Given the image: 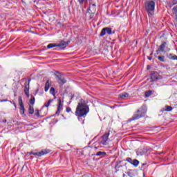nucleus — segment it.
Listing matches in <instances>:
<instances>
[{"instance_id": "nucleus-30", "label": "nucleus", "mask_w": 177, "mask_h": 177, "mask_svg": "<svg viewBox=\"0 0 177 177\" xmlns=\"http://www.w3.org/2000/svg\"><path fill=\"white\" fill-rule=\"evenodd\" d=\"M35 115H36V117H40L39 111L38 109L35 111Z\"/></svg>"}, {"instance_id": "nucleus-34", "label": "nucleus", "mask_w": 177, "mask_h": 177, "mask_svg": "<svg viewBox=\"0 0 177 177\" xmlns=\"http://www.w3.org/2000/svg\"><path fill=\"white\" fill-rule=\"evenodd\" d=\"M177 4V0H173V5Z\"/></svg>"}, {"instance_id": "nucleus-7", "label": "nucleus", "mask_w": 177, "mask_h": 177, "mask_svg": "<svg viewBox=\"0 0 177 177\" xmlns=\"http://www.w3.org/2000/svg\"><path fill=\"white\" fill-rule=\"evenodd\" d=\"M106 34H108V35H111V34H114V32H113L111 28H104L100 32V36L104 37Z\"/></svg>"}, {"instance_id": "nucleus-33", "label": "nucleus", "mask_w": 177, "mask_h": 177, "mask_svg": "<svg viewBox=\"0 0 177 177\" xmlns=\"http://www.w3.org/2000/svg\"><path fill=\"white\" fill-rule=\"evenodd\" d=\"M118 168H120V167H118V165H116L115 166V172H117L118 171Z\"/></svg>"}, {"instance_id": "nucleus-21", "label": "nucleus", "mask_w": 177, "mask_h": 177, "mask_svg": "<svg viewBox=\"0 0 177 177\" xmlns=\"http://www.w3.org/2000/svg\"><path fill=\"white\" fill-rule=\"evenodd\" d=\"M33 105H30L29 106V109H28V113L29 114H34V106Z\"/></svg>"}, {"instance_id": "nucleus-16", "label": "nucleus", "mask_w": 177, "mask_h": 177, "mask_svg": "<svg viewBox=\"0 0 177 177\" xmlns=\"http://www.w3.org/2000/svg\"><path fill=\"white\" fill-rule=\"evenodd\" d=\"M172 110H174V108H172V106L166 105L162 109L161 111L164 113V111H172Z\"/></svg>"}, {"instance_id": "nucleus-1", "label": "nucleus", "mask_w": 177, "mask_h": 177, "mask_svg": "<svg viewBox=\"0 0 177 177\" xmlns=\"http://www.w3.org/2000/svg\"><path fill=\"white\" fill-rule=\"evenodd\" d=\"M89 113V107L85 104V101L82 100L78 102L75 114L77 117L79 121H82V124H84L85 118L86 115Z\"/></svg>"}, {"instance_id": "nucleus-25", "label": "nucleus", "mask_w": 177, "mask_h": 177, "mask_svg": "<svg viewBox=\"0 0 177 177\" xmlns=\"http://www.w3.org/2000/svg\"><path fill=\"white\" fill-rule=\"evenodd\" d=\"M158 59L160 62H165V56H158Z\"/></svg>"}, {"instance_id": "nucleus-5", "label": "nucleus", "mask_w": 177, "mask_h": 177, "mask_svg": "<svg viewBox=\"0 0 177 177\" xmlns=\"http://www.w3.org/2000/svg\"><path fill=\"white\" fill-rule=\"evenodd\" d=\"M30 82H31L30 78L26 80L24 84V93L27 97H30Z\"/></svg>"}, {"instance_id": "nucleus-31", "label": "nucleus", "mask_w": 177, "mask_h": 177, "mask_svg": "<svg viewBox=\"0 0 177 177\" xmlns=\"http://www.w3.org/2000/svg\"><path fill=\"white\" fill-rule=\"evenodd\" d=\"M126 161H127L128 162H130V164H132V162H133L132 158H127Z\"/></svg>"}, {"instance_id": "nucleus-36", "label": "nucleus", "mask_w": 177, "mask_h": 177, "mask_svg": "<svg viewBox=\"0 0 177 177\" xmlns=\"http://www.w3.org/2000/svg\"><path fill=\"white\" fill-rule=\"evenodd\" d=\"M34 153V152H29L28 154H30V156H31V154Z\"/></svg>"}, {"instance_id": "nucleus-6", "label": "nucleus", "mask_w": 177, "mask_h": 177, "mask_svg": "<svg viewBox=\"0 0 177 177\" xmlns=\"http://www.w3.org/2000/svg\"><path fill=\"white\" fill-rule=\"evenodd\" d=\"M57 44V48L61 49V50H64L67 46H68V44H70V41H64V40H61Z\"/></svg>"}, {"instance_id": "nucleus-26", "label": "nucleus", "mask_w": 177, "mask_h": 177, "mask_svg": "<svg viewBox=\"0 0 177 177\" xmlns=\"http://www.w3.org/2000/svg\"><path fill=\"white\" fill-rule=\"evenodd\" d=\"M79 3L83 5L84 3L86 5L88 3V0H79Z\"/></svg>"}, {"instance_id": "nucleus-19", "label": "nucleus", "mask_w": 177, "mask_h": 177, "mask_svg": "<svg viewBox=\"0 0 177 177\" xmlns=\"http://www.w3.org/2000/svg\"><path fill=\"white\" fill-rule=\"evenodd\" d=\"M48 49H52V48H57V43L49 44L47 46Z\"/></svg>"}, {"instance_id": "nucleus-37", "label": "nucleus", "mask_w": 177, "mask_h": 177, "mask_svg": "<svg viewBox=\"0 0 177 177\" xmlns=\"http://www.w3.org/2000/svg\"><path fill=\"white\" fill-rule=\"evenodd\" d=\"M149 60H151V57H148Z\"/></svg>"}, {"instance_id": "nucleus-18", "label": "nucleus", "mask_w": 177, "mask_h": 177, "mask_svg": "<svg viewBox=\"0 0 177 177\" xmlns=\"http://www.w3.org/2000/svg\"><path fill=\"white\" fill-rule=\"evenodd\" d=\"M29 102L30 106H34V104H35V97L34 95H31Z\"/></svg>"}, {"instance_id": "nucleus-4", "label": "nucleus", "mask_w": 177, "mask_h": 177, "mask_svg": "<svg viewBox=\"0 0 177 177\" xmlns=\"http://www.w3.org/2000/svg\"><path fill=\"white\" fill-rule=\"evenodd\" d=\"M111 135H113V131L109 130L107 133H105L102 136H101V145H103V146H107V145H109V142H110L109 136H111Z\"/></svg>"}, {"instance_id": "nucleus-40", "label": "nucleus", "mask_w": 177, "mask_h": 177, "mask_svg": "<svg viewBox=\"0 0 177 177\" xmlns=\"http://www.w3.org/2000/svg\"><path fill=\"white\" fill-rule=\"evenodd\" d=\"M145 174H143V177H145Z\"/></svg>"}, {"instance_id": "nucleus-15", "label": "nucleus", "mask_w": 177, "mask_h": 177, "mask_svg": "<svg viewBox=\"0 0 177 177\" xmlns=\"http://www.w3.org/2000/svg\"><path fill=\"white\" fill-rule=\"evenodd\" d=\"M119 97L120 99H122L123 100H127V99L129 97V94H128L127 93H122L119 95Z\"/></svg>"}, {"instance_id": "nucleus-17", "label": "nucleus", "mask_w": 177, "mask_h": 177, "mask_svg": "<svg viewBox=\"0 0 177 177\" xmlns=\"http://www.w3.org/2000/svg\"><path fill=\"white\" fill-rule=\"evenodd\" d=\"M49 88H50V80H47L44 87L45 92H48V91H49Z\"/></svg>"}, {"instance_id": "nucleus-28", "label": "nucleus", "mask_w": 177, "mask_h": 177, "mask_svg": "<svg viewBox=\"0 0 177 177\" xmlns=\"http://www.w3.org/2000/svg\"><path fill=\"white\" fill-rule=\"evenodd\" d=\"M146 97H149V96H151V91H148L145 92Z\"/></svg>"}, {"instance_id": "nucleus-20", "label": "nucleus", "mask_w": 177, "mask_h": 177, "mask_svg": "<svg viewBox=\"0 0 177 177\" xmlns=\"http://www.w3.org/2000/svg\"><path fill=\"white\" fill-rule=\"evenodd\" d=\"M95 156H100V157H104L106 156V152L104 151H98Z\"/></svg>"}, {"instance_id": "nucleus-3", "label": "nucleus", "mask_w": 177, "mask_h": 177, "mask_svg": "<svg viewBox=\"0 0 177 177\" xmlns=\"http://www.w3.org/2000/svg\"><path fill=\"white\" fill-rule=\"evenodd\" d=\"M145 10L147 11L149 17H151L154 15V9L156 3L153 1H147L145 3Z\"/></svg>"}, {"instance_id": "nucleus-12", "label": "nucleus", "mask_w": 177, "mask_h": 177, "mask_svg": "<svg viewBox=\"0 0 177 177\" xmlns=\"http://www.w3.org/2000/svg\"><path fill=\"white\" fill-rule=\"evenodd\" d=\"M63 110V103H62V100L59 99L58 100V107L56 114H60V111Z\"/></svg>"}, {"instance_id": "nucleus-14", "label": "nucleus", "mask_w": 177, "mask_h": 177, "mask_svg": "<svg viewBox=\"0 0 177 177\" xmlns=\"http://www.w3.org/2000/svg\"><path fill=\"white\" fill-rule=\"evenodd\" d=\"M89 10H91V13H95L96 12V4L90 3Z\"/></svg>"}, {"instance_id": "nucleus-11", "label": "nucleus", "mask_w": 177, "mask_h": 177, "mask_svg": "<svg viewBox=\"0 0 177 177\" xmlns=\"http://www.w3.org/2000/svg\"><path fill=\"white\" fill-rule=\"evenodd\" d=\"M167 45V42L164 41L160 46L159 48L156 50L157 55L160 53V52H165V46Z\"/></svg>"}, {"instance_id": "nucleus-10", "label": "nucleus", "mask_w": 177, "mask_h": 177, "mask_svg": "<svg viewBox=\"0 0 177 177\" xmlns=\"http://www.w3.org/2000/svg\"><path fill=\"white\" fill-rule=\"evenodd\" d=\"M49 153V150H42L39 152H33L32 156H38V157H41V156H45V154H48Z\"/></svg>"}, {"instance_id": "nucleus-29", "label": "nucleus", "mask_w": 177, "mask_h": 177, "mask_svg": "<svg viewBox=\"0 0 177 177\" xmlns=\"http://www.w3.org/2000/svg\"><path fill=\"white\" fill-rule=\"evenodd\" d=\"M127 175H128V176H130V177H134L135 176V175L133 174V173L132 171L127 172Z\"/></svg>"}, {"instance_id": "nucleus-13", "label": "nucleus", "mask_w": 177, "mask_h": 177, "mask_svg": "<svg viewBox=\"0 0 177 177\" xmlns=\"http://www.w3.org/2000/svg\"><path fill=\"white\" fill-rule=\"evenodd\" d=\"M57 77L58 78V84H62V85L63 84H66V79L63 75H57Z\"/></svg>"}, {"instance_id": "nucleus-38", "label": "nucleus", "mask_w": 177, "mask_h": 177, "mask_svg": "<svg viewBox=\"0 0 177 177\" xmlns=\"http://www.w3.org/2000/svg\"><path fill=\"white\" fill-rule=\"evenodd\" d=\"M123 177H125V174H123Z\"/></svg>"}, {"instance_id": "nucleus-39", "label": "nucleus", "mask_w": 177, "mask_h": 177, "mask_svg": "<svg viewBox=\"0 0 177 177\" xmlns=\"http://www.w3.org/2000/svg\"><path fill=\"white\" fill-rule=\"evenodd\" d=\"M142 165H146V164L144 163V164H142Z\"/></svg>"}, {"instance_id": "nucleus-23", "label": "nucleus", "mask_w": 177, "mask_h": 177, "mask_svg": "<svg viewBox=\"0 0 177 177\" xmlns=\"http://www.w3.org/2000/svg\"><path fill=\"white\" fill-rule=\"evenodd\" d=\"M131 164H132V165H134V167H138L139 165V160L136 159V160H133Z\"/></svg>"}, {"instance_id": "nucleus-22", "label": "nucleus", "mask_w": 177, "mask_h": 177, "mask_svg": "<svg viewBox=\"0 0 177 177\" xmlns=\"http://www.w3.org/2000/svg\"><path fill=\"white\" fill-rule=\"evenodd\" d=\"M169 59H171V60H177V56L176 55L169 54Z\"/></svg>"}, {"instance_id": "nucleus-24", "label": "nucleus", "mask_w": 177, "mask_h": 177, "mask_svg": "<svg viewBox=\"0 0 177 177\" xmlns=\"http://www.w3.org/2000/svg\"><path fill=\"white\" fill-rule=\"evenodd\" d=\"M52 102H53V100H49L47 102H46L44 104V106L45 107H48L50 106V103H52Z\"/></svg>"}, {"instance_id": "nucleus-27", "label": "nucleus", "mask_w": 177, "mask_h": 177, "mask_svg": "<svg viewBox=\"0 0 177 177\" xmlns=\"http://www.w3.org/2000/svg\"><path fill=\"white\" fill-rule=\"evenodd\" d=\"M55 88L53 87H51L50 89V93L51 95H53V96H55L56 95V93H55Z\"/></svg>"}, {"instance_id": "nucleus-32", "label": "nucleus", "mask_w": 177, "mask_h": 177, "mask_svg": "<svg viewBox=\"0 0 177 177\" xmlns=\"http://www.w3.org/2000/svg\"><path fill=\"white\" fill-rule=\"evenodd\" d=\"M71 111V108L70 107H66V113H70Z\"/></svg>"}, {"instance_id": "nucleus-35", "label": "nucleus", "mask_w": 177, "mask_h": 177, "mask_svg": "<svg viewBox=\"0 0 177 177\" xmlns=\"http://www.w3.org/2000/svg\"><path fill=\"white\" fill-rule=\"evenodd\" d=\"M147 70H150V66H147Z\"/></svg>"}, {"instance_id": "nucleus-9", "label": "nucleus", "mask_w": 177, "mask_h": 177, "mask_svg": "<svg viewBox=\"0 0 177 177\" xmlns=\"http://www.w3.org/2000/svg\"><path fill=\"white\" fill-rule=\"evenodd\" d=\"M162 78V77L161 75H160V74H158L157 72H152L151 73V80H152V81H157L158 80H161Z\"/></svg>"}, {"instance_id": "nucleus-2", "label": "nucleus", "mask_w": 177, "mask_h": 177, "mask_svg": "<svg viewBox=\"0 0 177 177\" xmlns=\"http://www.w3.org/2000/svg\"><path fill=\"white\" fill-rule=\"evenodd\" d=\"M147 111V108L145 105H142L133 113L132 118L130 119V121H135L136 120H139V118H142V117H145V114H146Z\"/></svg>"}, {"instance_id": "nucleus-8", "label": "nucleus", "mask_w": 177, "mask_h": 177, "mask_svg": "<svg viewBox=\"0 0 177 177\" xmlns=\"http://www.w3.org/2000/svg\"><path fill=\"white\" fill-rule=\"evenodd\" d=\"M19 104L20 106V114H24L25 111H26V109L24 108V104H23V99L21 98V97H19Z\"/></svg>"}]
</instances>
